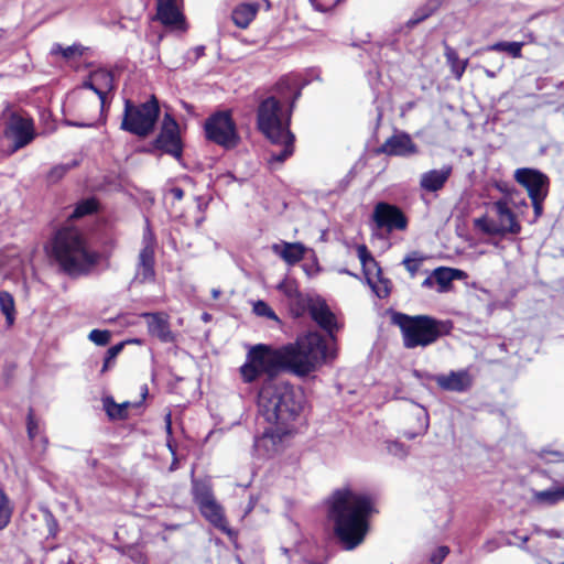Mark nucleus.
Segmentation results:
<instances>
[{"label":"nucleus","mask_w":564,"mask_h":564,"mask_svg":"<svg viewBox=\"0 0 564 564\" xmlns=\"http://www.w3.org/2000/svg\"><path fill=\"white\" fill-rule=\"evenodd\" d=\"M375 512L371 497L351 487L334 491L329 517L335 522V533L346 550L358 546L368 532V519Z\"/></svg>","instance_id":"obj_1"},{"label":"nucleus","mask_w":564,"mask_h":564,"mask_svg":"<svg viewBox=\"0 0 564 564\" xmlns=\"http://www.w3.org/2000/svg\"><path fill=\"white\" fill-rule=\"evenodd\" d=\"M292 101L288 107L276 96L264 98L257 109V127L273 144L281 145L279 152H271L268 163L271 166L283 163L294 152L295 137L290 131L293 111Z\"/></svg>","instance_id":"obj_2"},{"label":"nucleus","mask_w":564,"mask_h":564,"mask_svg":"<svg viewBox=\"0 0 564 564\" xmlns=\"http://www.w3.org/2000/svg\"><path fill=\"white\" fill-rule=\"evenodd\" d=\"M283 372L303 378L317 371L336 357L325 338L317 332H307L294 343L281 346Z\"/></svg>","instance_id":"obj_3"},{"label":"nucleus","mask_w":564,"mask_h":564,"mask_svg":"<svg viewBox=\"0 0 564 564\" xmlns=\"http://www.w3.org/2000/svg\"><path fill=\"white\" fill-rule=\"evenodd\" d=\"M304 402L303 391L288 382L265 381L258 397L259 411L265 420L282 429H291Z\"/></svg>","instance_id":"obj_4"},{"label":"nucleus","mask_w":564,"mask_h":564,"mask_svg":"<svg viewBox=\"0 0 564 564\" xmlns=\"http://www.w3.org/2000/svg\"><path fill=\"white\" fill-rule=\"evenodd\" d=\"M50 253L69 275L88 273L99 260V254L89 248L82 231L72 225H65L55 232Z\"/></svg>","instance_id":"obj_5"},{"label":"nucleus","mask_w":564,"mask_h":564,"mask_svg":"<svg viewBox=\"0 0 564 564\" xmlns=\"http://www.w3.org/2000/svg\"><path fill=\"white\" fill-rule=\"evenodd\" d=\"M395 323L401 329L403 345L408 349L427 347L451 333L452 323L429 315L399 314Z\"/></svg>","instance_id":"obj_6"},{"label":"nucleus","mask_w":564,"mask_h":564,"mask_svg":"<svg viewBox=\"0 0 564 564\" xmlns=\"http://www.w3.org/2000/svg\"><path fill=\"white\" fill-rule=\"evenodd\" d=\"M280 372H283L281 347L265 344L252 346L247 352L246 362L240 367L241 377L247 383L262 375L268 377L267 381H274L273 378Z\"/></svg>","instance_id":"obj_7"},{"label":"nucleus","mask_w":564,"mask_h":564,"mask_svg":"<svg viewBox=\"0 0 564 564\" xmlns=\"http://www.w3.org/2000/svg\"><path fill=\"white\" fill-rule=\"evenodd\" d=\"M159 113L160 108L154 97L139 106L126 100L121 129L145 138L154 130Z\"/></svg>","instance_id":"obj_8"},{"label":"nucleus","mask_w":564,"mask_h":564,"mask_svg":"<svg viewBox=\"0 0 564 564\" xmlns=\"http://www.w3.org/2000/svg\"><path fill=\"white\" fill-rule=\"evenodd\" d=\"M507 200H496L492 203V210L497 220L488 217L475 219V227L480 231L491 236L518 235L521 231V225L517 220L516 214L510 208Z\"/></svg>","instance_id":"obj_9"},{"label":"nucleus","mask_w":564,"mask_h":564,"mask_svg":"<svg viewBox=\"0 0 564 564\" xmlns=\"http://www.w3.org/2000/svg\"><path fill=\"white\" fill-rule=\"evenodd\" d=\"M206 138L226 149L235 148L239 142L236 124L228 112H217L205 122Z\"/></svg>","instance_id":"obj_10"},{"label":"nucleus","mask_w":564,"mask_h":564,"mask_svg":"<svg viewBox=\"0 0 564 564\" xmlns=\"http://www.w3.org/2000/svg\"><path fill=\"white\" fill-rule=\"evenodd\" d=\"M4 137L13 142L12 152L24 148L35 138L33 120L30 117L12 113L4 129Z\"/></svg>","instance_id":"obj_11"},{"label":"nucleus","mask_w":564,"mask_h":564,"mask_svg":"<svg viewBox=\"0 0 564 564\" xmlns=\"http://www.w3.org/2000/svg\"><path fill=\"white\" fill-rule=\"evenodd\" d=\"M292 433V429H282L278 425L267 429L263 434L254 438L253 449L258 457L270 458L282 451L283 438Z\"/></svg>","instance_id":"obj_12"},{"label":"nucleus","mask_w":564,"mask_h":564,"mask_svg":"<svg viewBox=\"0 0 564 564\" xmlns=\"http://www.w3.org/2000/svg\"><path fill=\"white\" fill-rule=\"evenodd\" d=\"M372 219L378 228H384L389 232L393 230H405L408 228V218L404 213L395 205L379 202L376 204L372 213Z\"/></svg>","instance_id":"obj_13"},{"label":"nucleus","mask_w":564,"mask_h":564,"mask_svg":"<svg viewBox=\"0 0 564 564\" xmlns=\"http://www.w3.org/2000/svg\"><path fill=\"white\" fill-rule=\"evenodd\" d=\"M513 177L518 184L527 189L529 198L547 196L550 180L541 171L520 167L514 171Z\"/></svg>","instance_id":"obj_14"},{"label":"nucleus","mask_w":564,"mask_h":564,"mask_svg":"<svg viewBox=\"0 0 564 564\" xmlns=\"http://www.w3.org/2000/svg\"><path fill=\"white\" fill-rule=\"evenodd\" d=\"M155 147L175 158H180L182 154L178 124L169 113H165L163 118L161 131L155 140Z\"/></svg>","instance_id":"obj_15"},{"label":"nucleus","mask_w":564,"mask_h":564,"mask_svg":"<svg viewBox=\"0 0 564 564\" xmlns=\"http://www.w3.org/2000/svg\"><path fill=\"white\" fill-rule=\"evenodd\" d=\"M304 304L308 307L312 319L333 338L334 332L339 328V325L325 300L315 296L314 300H304Z\"/></svg>","instance_id":"obj_16"},{"label":"nucleus","mask_w":564,"mask_h":564,"mask_svg":"<svg viewBox=\"0 0 564 564\" xmlns=\"http://www.w3.org/2000/svg\"><path fill=\"white\" fill-rule=\"evenodd\" d=\"M181 3L182 0H156V19L165 26L186 30Z\"/></svg>","instance_id":"obj_17"},{"label":"nucleus","mask_w":564,"mask_h":564,"mask_svg":"<svg viewBox=\"0 0 564 564\" xmlns=\"http://www.w3.org/2000/svg\"><path fill=\"white\" fill-rule=\"evenodd\" d=\"M379 151L387 155L408 156L417 152L415 143L408 133H395L388 138Z\"/></svg>","instance_id":"obj_18"},{"label":"nucleus","mask_w":564,"mask_h":564,"mask_svg":"<svg viewBox=\"0 0 564 564\" xmlns=\"http://www.w3.org/2000/svg\"><path fill=\"white\" fill-rule=\"evenodd\" d=\"M435 382L443 390L462 393L471 387L473 377L468 370L464 369L438 375L435 377Z\"/></svg>","instance_id":"obj_19"},{"label":"nucleus","mask_w":564,"mask_h":564,"mask_svg":"<svg viewBox=\"0 0 564 564\" xmlns=\"http://www.w3.org/2000/svg\"><path fill=\"white\" fill-rule=\"evenodd\" d=\"M83 87L94 90L100 99V107H104L107 94L113 88L112 74L106 69H97L90 74Z\"/></svg>","instance_id":"obj_20"},{"label":"nucleus","mask_w":564,"mask_h":564,"mask_svg":"<svg viewBox=\"0 0 564 564\" xmlns=\"http://www.w3.org/2000/svg\"><path fill=\"white\" fill-rule=\"evenodd\" d=\"M155 252L150 248H141L133 280L139 283L154 282Z\"/></svg>","instance_id":"obj_21"},{"label":"nucleus","mask_w":564,"mask_h":564,"mask_svg":"<svg viewBox=\"0 0 564 564\" xmlns=\"http://www.w3.org/2000/svg\"><path fill=\"white\" fill-rule=\"evenodd\" d=\"M453 173L452 165H443L440 170H430L420 177V187L429 193H434L444 187Z\"/></svg>","instance_id":"obj_22"},{"label":"nucleus","mask_w":564,"mask_h":564,"mask_svg":"<svg viewBox=\"0 0 564 564\" xmlns=\"http://www.w3.org/2000/svg\"><path fill=\"white\" fill-rule=\"evenodd\" d=\"M143 317L147 319L149 333L158 337L163 343H171L174 336L170 329L169 319L162 313H145Z\"/></svg>","instance_id":"obj_23"},{"label":"nucleus","mask_w":564,"mask_h":564,"mask_svg":"<svg viewBox=\"0 0 564 564\" xmlns=\"http://www.w3.org/2000/svg\"><path fill=\"white\" fill-rule=\"evenodd\" d=\"M271 250L286 264L294 265L304 258L306 247L302 242L281 241L279 243H273L271 246Z\"/></svg>","instance_id":"obj_24"},{"label":"nucleus","mask_w":564,"mask_h":564,"mask_svg":"<svg viewBox=\"0 0 564 564\" xmlns=\"http://www.w3.org/2000/svg\"><path fill=\"white\" fill-rule=\"evenodd\" d=\"M356 250L366 281L367 283H372L373 279L380 278V275H382L381 269L372 254L369 252L366 245H358Z\"/></svg>","instance_id":"obj_25"},{"label":"nucleus","mask_w":564,"mask_h":564,"mask_svg":"<svg viewBox=\"0 0 564 564\" xmlns=\"http://www.w3.org/2000/svg\"><path fill=\"white\" fill-rule=\"evenodd\" d=\"M199 510L202 514L216 528L220 529L224 532H229L227 527V521L224 516L221 507L216 502V500H212L199 506Z\"/></svg>","instance_id":"obj_26"},{"label":"nucleus","mask_w":564,"mask_h":564,"mask_svg":"<svg viewBox=\"0 0 564 564\" xmlns=\"http://www.w3.org/2000/svg\"><path fill=\"white\" fill-rule=\"evenodd\" d=\"M432 273L434 275L435 284H437V291L440 293L448 291L452 286V282L463 275L460 270L445 267H440Z\"/></svg>","instance_id":"obj_27"},{"label":"nucleus","mask_w":564,"mask_h":564,"mask_svg":"<svg viewBox=\"0 0 564 564\" xmlns=\"http://www.w3.org/2000/svg\"><path fill=\"white\" fill-rule=\"evenodd\" d=\"M258 12V4L242 3L239 4L231 14L234 23L240 28L246 29L251 21L256 18Z\"/></svg>","instance_id":"obj_28"},{"label":"nucleus","mask_w":564,"mask_h":564,"mask_svg":"<svg viewBox=\"0 0 564 564\" xmlns=\"http://www.w3.org/2000/svg\"><path fill=\"white\" fill-rule=\"evenodd\" d=\"M533 500L543 506H553L564 500V488L552 487L546 490H534L532 492Z\"/></svg>","instance_id":"obj_29"},{"label":"nucleus","mask_w":564,"mask_h":564,"mask_svg":"<svg viewBox=\"0 0 564 564\" xmlns=\"http://www.w3.org/2000/svg\"><path fill=\"white\" fill-rule=\"evenodd\" d=\"M131 406L130 402H123L118 404L112 398H106L104 400V408L107 415L111 420H123L128 417V409Z\"/></svg>","instance_id":"obj_30"},{"label":"nucleus","mask_w":564,"mask_h":564,"mask_svg":"<svg viewBox=\"0 0 564 564\" xmlns=\"http://www.w3.org/2000/svg\"><path fill=\"white\" fill-rule=\"evenodd\" d=\"M445 57L456 79H460L468 64V59L460 61L456 51L449 46L445 47Z\"/></svg>","instance_id":"obj_31"},{"label":"nucleus","mask_w":564,"mask_h":564,"mask_svg":"<svg viewBox=\"0 0 564 564\" xmlns=\"http://www.w3.org/2000/svg\"><path fill=\"white\" fill-rule=\"evenodd\" d=\"M193 495L194 500L199 506L214 500L212 487L206 481L194 480L193 481Z\"/></svg>","instance_id":"obj_32"},{"label":"nucleus","mask_w":564,"mask_h":564,"mask_svg":"<svg viewBox=\"0 0 564 564\" xmlns=\"http://www.w3.org/2000/svg\"><path fill=\"white\" fill-rule=\"evenodd\" d=\"M0 310L6 316L8 326H12L15 318V304L13 296L7 292H0Z\"/></svg>","instance_id":"obj_33"},{"label":"nucleus","mask_w":564,"mask_h":564,"mask_svg":"<svg viewBox=\"0 0 564 564\" xmlns=\"http://www.w3.org/2000/svg\"><path fill=\"white\" fill-rule=\"evenodd\" d=\"M416 416V430L414 432L405 431L403 432L404 437L408 440H413L417 435L424 434L429 429V414L423 408H419L415 414Z\"/></svg>","instance_id":"obj_34"},{"label":"nucleus","mask_w":564,"mask_h":564,"mask_svg":"<svg viewBox=\"0 0 564 564\" xmlns=\"http://www.w3.org/2000/svg\"><path fill=\"white\" fill-rule=\"evenodd\" d=\"M12 512L13 507L10 499L4 491L0 489V530L4 529L10 523Z\"/></svg>","instance_id":"obj_35"},{"label":"nucleus","mask_w":564,"mask_h":564,"mask_svg":"<svg viewBox=\"0 0 564 564\" xmlns=\"http://www.w3.org/2000/svg\"><path fill=\"white\" fill-rule=\"evenodd\" d=\"M522 42H497L489 46L491 51L507 52L514 58L521 57Z\"/></svg>","instance_id":"obj_36"},{"label":"nucleus","mask_w":564,"mask_h":564,"mask_svg":"<svg viewBox=\"0 0 564 564\" xmlns=\"http://www.w3.org/2000/svg\"><path fill=\"white\" fill-rule=\"evenodd\" d=\"M97 204L95 199H86L79 203L73 213L68 216L69 220L80 218L85 215H89L96 210Z\"/></svg>","instance_id":"obj_37"},{"label":"nucleus","mask_w":564,"mask_h":564,"mask_svg":"<svg viewBox=\"0 0 564 564\" xmlns=\"http://www.w3.org/2000/svg\"><path fill=\"white\" fill-rule=\"evenodd\" d=\"M424 258L421 257L419 252H412L403 259L402 264L405 267L411 276L414 278Z\"/></svg>","instance_id":"obj_38"},{"label":"nucleus","mask_w":564,"mask_h":564,"mask_svg":"<svg viewBox=\"0 0 564 564\" xmlns=\"http://www.w3.org/2000/svg\"><path fill=\"white\" fill-rule=\"evenodd\" d=\"M495 187L503 194V197L499 200H507L508 203L516 205V197L519 196V191L506 182H497Z\"/></svg>","instance_id":"obj_39"},{"label":"nucleus","mask_w":564,"mask_h":564,"mask_svg":"<svg viewBox=\"0 0 564 564\" xmlns=\"http://www.w3.org/2000/svg\"><path fill=\"white\" fill-rule=\"evenodd\" d=\"M52 54H61L64 58H72L74 56L83 55V47L80 45H70L67 47H63L59 44H54L52 50Z\"/></svg>","instance_id":"obj_40"},{"label":"nucleus","mask_w":564,"mask_h":564,"mask_svg":"<svg viewBox=\"0 0 564 564\" xmlns=\"http://www.w3.org/2000/svg\"><path fill=\"white\" fill-rule=\"evenodd\" d=\"M368 284L380 299L387 297L390 293V281L382 278V275H380V278L373 279V282Z\"/></svg>","instance_id":"obj_41"},{"label":"nucleus","mask_w":564,"mask_h":564,"mask_svg":"<svg viewBox=\"0 0 564 564\" xmlns=\"http://www.w3.org/2000/svg\"><path fill=\"white\" fill-rule=\"evenodd\" d=\"M315 296H307L300 294L294 300L291 301L292 312L295 316H302L306 312L308 313V307L304 304V300H314Z\"/></svg>","instance_id":"obj_42"},{"label":"nucleus","mask_w":564,"mask_h":564,"mask_svg":"<svg viewBox=\"0 0 564 564\" xmlns=\"http://www.w3.org/2000/svg\"><path fill=\"white\" fill-rule=\"evenodd\" d=\"M88 338L90 341L96 344L97 346H106L111 338V333L109 330H101V329H93Z\"/></svg>","instance_id":"obj_43"},{"label":"nucleus","mask_w":564,"mask_h":564,"mask_svg":"<svg viewBox=\"0 0 564 564\" xmlns=\"http://www.w3.org/2000/svg\"><path fill=\"white\" fill-rule=\"evenodd\" d=\"M386 448L390 455H393L399 458H403L408 455L406 447L398 441H387Z\"/></svg>","instance_id":"obj_44"},{"label":"nucleus","mask_w":564,"mask_h":564,"mask_svg":"<svg viewBox=\"0 0 564 564\" xmlns=\"http://www.w3.org/2000/svg\"><path fill=\"white\" fill-rule=\"evenodd\" d=\"M253 312L258 316H265V317L271 318V319H278V316L272 311V308L265 302H263V301H258V302L254 303Z\"/></svg>","instance_id":"obj_45"},{"label":"nucleus","mask_w":564,"mask_h":564,"mask_svg":"<svg viewBox=\"0 0 564 564\" xmlns=\"http://www.w3.org/2000/svg\"><path fill=\"white\" fill-rule=\"evenodd\" d=\"M123 343H119L112 347H110L108 350H107V354H106V357H105V362H104V367H102V372L106 371L109 366L112 364V361L116 359V357L120 354V351L122 350L123 348Z\"/></svg>","instance_id":"obj_46"},{"label":"nucleus","mask_w":564,"mask_h":564,"mask_svg":"<svg viewBox=\"0 0 564 564\" xmlns=\"http://www.w3.org/2000/svg\"><path fill=\"white\" fill-rule=\"evenodd\" d=\"M278 289L282 291L290 299V301L294 300L301 294L292 281H282Z\"/></svg>","instance_id":"obj_47"},{"label":"nucleus","mask_w":564,"mask_h":564,"mask_svg":"<svg viewBox=\"0 0 564 564\" xmlns=\"http://www.w3.org/2000/svg\"><path fill=\"white\" fill-rule=\"evenodd\" d=\"M545 198H546V196H539V197L530 198L532 206H533V210H534V217L530 221L531 224L535 223L542 216L543 203H544Z\"/></svg>","instance_id":"obj_48"},{"label":"nucleus","mask_w":564,"mask_h":564,"mask_svg":"<svg viewBox=\"0 0 564 564\" xmlns=\"http://www.w3.org/2000/svg\"><path fill=\"white\" fill-rule=\"evenodd\" d=\"M432 13V10L431 9H422L420 12H416L414 14L413 18H411L409 21H408V25L409 26H414L416 25L417 23H420L421 21H423L424 19H426L427 17H430Z\"/></svg>","instance_id":"obj_49"},{"label":"nucleus","mask_w":564,"mask_h":564,"mask_svg":"<svg viewBox=\"0 0 564 564\" xmlns=\"http://www.w3.org/2000/svg\"><path fill=\"white\" fill-rule=\"evenodd\" d=\"M39 431L37 422L35 421L32 411L28 415V434L30 440H34Z\"/></svg>","instance_id":"obj_50"},{"label":"nucleus","mask_w":564,"mask_h":564,"mask_svg":"<svg viewBox=\"0 0 564 564\" xmlns=\"http://www.w3.org/2000/svg\"><path fill=\"white\" fill-rule=\"evenodd\" d=\"M142 248H150L152 251L155 252V239L152 231L149 228H147V230L143 234Z\"/></svg>","instance_id":"obj_51"},{"label":"nucleus","mask_w":564,"mask_h":564,"mask_svg":"<svg viewBox=\"0 0 564 564\" xmlns=\"http://www.w3.org/2000/svg\"><path fill=\"white\" fill-rule=\"evenodd\" d=\"M449 549L447 546H441L437 549L436 553L432 555L431 561L433 564H441L443 560L448 554Z\"/></svg>","instance_id":"obj_52"},{"label":"nucleus","mask_w":564,"mask_h":564,"mask_svg":"<svg viewBox=\"0 0 564 564\" xmlns=\"http://www.w3.org/2000/svg\"><path fill=\"white\" fill-rule=\"evenodd\" d=\"M67 169L65 166H56L51 171L50 177L52 180L61 178L65 173Z\"/></svg>","instance_id":"obj_53"},{"label":"nucleus","mask_w":564,"mask_h":564,"mask_svg":"<svg viewBox=\"0 0 564 564\" xmlns=\"http://www.w3.org/2000/svg\"><path fill=\"white\" fill-rule=\"evenodd\" d=\"M64 123L68 127H78V128H86V127L94 126L91 122H80V121H72V120H65Z\"/></svg>","instance_id":"obj_54"},{"label":"nucleus","mask_w":564,"mask_h":564,"mask_svg":"<svg viewBox=\"0 0 564 564\" xmlns=\"http://www.w3.org/2000/svg\"><path fill=\"white\" fill-rule=\"evenodd\" d=\"M170 195L175 199V200H181L183 197H184V191L180 187H173L170 189Z\"/></svg>","instance_id":"obj_55"},{"label":"nucleus","mask_w":564,"mask_h":564,"mask_svg":"<svg viewBox=\"0 0 564 564\" xmlns=\"http://www.w3.org/2000/svg\"><path fill=\"white\" fill-rule=\"evenodd\" d=\"M289 86L288 79H281L274 87V91L280 95L282 98L283 96V87Z\"/></svg>","instance_id":"obj_56"},{"label":"nucleus","mask_w":564,"mask_h":564,"mask_svg":"<svg viewBox=\"0 0 564 564\" xmlns=\"http://www.w3.org/2000/svg\"><path fill=\"white\" fill-rule=\"evenodd\" d=\"M191 54L194 55V61H197L199 57H202L205 54V46L198 45L194 47L191 52Z\"/></svg>","instance_id":"obj_57"},{"label":"nucleus","mask_w":564,"mask_h":564,"mask_svg":"<svg viewBox=\"0 0 564 564\" xmlns=\"http://www.w3.org/2000/svg\"><path fill=\"white\" fill-rule=\"evenodd\" d=\"M434 285H435V279H434L433 273H431V275H429V276H427V278L422 282V286H423V288H426V289H432Z\"/></svg>","instance_id":"obj_58"},{"label":"nucleus","mask_w":564,"mask_h":564,"mask_svg":"<svg viewBox=\"0 0 564 564\" xmlns=\"http://www.w3.org/2000/svg\"><path fill=\"white\" fill-rule=\"evenodd\" d=\"M497 543L495 541H488L484 544L482 549L486 551V552H492L497 549Z\"/></svg>","instance_id":"obj_59"},{"label":"nucleus","mask_w":564,"mask_h":564,"mask_svg":"<svg viewBox=\"0 0 564 564\" xmlns=\"http://www.w3.org/2000/svg\"><path fill=\"white\" fill-rule=\"evenodd\" d=\"M165 423H166V431L169 434H171V414L169 413L166 416H165Z\"/></svg>","instance_id":"obj_60"},{"label":"nucleus","mask_w":564,"mask_h":564,"mask_svg":"<svg viewBox=\"0 0 564 564\" xmlns=\"http://www.w3.org/2000/svg\"><path fill=\"white\" fill-rule=\"evenodd\" d=\"M514 206H516V207H518V206H522V207H525V208H527V207H528V203H527V200H525L524 198H521L519 203H517V202H516V205H514Z\"/></svg>","instance_id":"obj_61"},{"label":"nucleus","mask_w":564,"mask_h":564,"mask_svg":"<svg viewBox=\"0 0 564 564\" xmlns=\"http://www.w3.org/2000/svg\"><path fill=\"white\" fill-rule=\"evenodd\" d=\"M414 107V102L411 101V102H408L406 105H404L403 107V111H406V110H410Z\"/></svg>","instance_id":"obj_62"},{"label":"nucleus","mask_w":564,"mask_h":564,"mask_svg":"<svg viewBox=\"0 0 564 564\" xmlns=\"http://www.w3.org/2000/svg\"><path fill=\"white\" fill-rule=\"evenodd\" d=\"M340 273H345V274H349V275H352V276H357L356 274L351 273L349 270L347 269H344V270H340Z\"/></svg>","instance_id":"obj_63"},{"label":"nucleus","mask_w":564,"mask_h":564,"mask_svg":"<svg viewBox=\"0 0 564 564\" xmlns=\"http://www.w3.org/2000/svg\"><path fill=\"white\" fill-rule=\"evenodd\" d=\"M220 292L218 290H213V297L217 299L219 296Z\"/></svg>","instance_id":"obj_64"}]
</instances>
